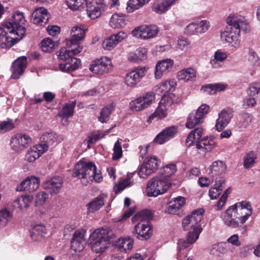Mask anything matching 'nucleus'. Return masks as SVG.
<instances>
[{"mask_svg": "<svg viewBox=\"0 0 260 260\" xmlns=\"http://www.w3.org/2000/svg\"><path fill=\"white\" fill-rule=\"evenodd\" d=\"M25 22L23 13L17 12L0 26L1 48H10L23 38L26 31Z\"/></svg>", "mask_w": 260, "mask_h": 260, "instance_id": "nucleus-1", "label": "nucleus"}, {"mask_svg": "<svg viewBox=\"0 0 260 260\" xmlns=\"http://www.w3.org/2000/svg\"><path fill=\"white\" fill-rule=\"evenodd\" d=\"M252 214L250 204L246 201L238 202L221 213L220 217L226 226L236 228L243 224Z\"/></svg>", "mask_w": 260, "mask_h": 260, "instance_id": "nucleus-2", "label": "nucleus"}, {"mask_svg": "<svg viewBox=\"0 0 260 260\" xmlns=\"http://www.w3.org/2000/svg\"><path fill=\"white\" fill-rule=\"evenodd\" d=\"M68 49L65 47L61 48L56 52L58 59L63 62L59 64V70L64 72H73L79 68L81 64V61L74 56L81 52L83 49L80 46H68Z\"/></svg>", "mask_w": 260, "mask_h": 260, "instance_id": "nucleus-3", "label": "nucleus"}, {"mask_svg": "<svg viewBox=\"0 0 260 260\" xmlns=\"http://www.w3.org/2000/svg\"><path fill=\"white\" fill-rule=\"evenodd\" d=\"M73 176L77 177L81 180L84 185L91 183L93 180L99 182L101 175L96 173V167L92 162H78L73 170Z\"/></svg>", "mask_w": 260, "mask_h": 260, "instance_id": "nucleus-4", "label": "nucleus"}, {"mask_svg": "<svg viewBox=\"0 0 260 260\" xmlns=\"http://www.w3.org/2000/svg\"><path fill=\"white\" fill-rule=\"evenodd\" d=\"M113 233L108 229L101 228L95 230L90 235L89 241L91 244L92 250L96 253L103 252L108 247Z\"/></svg>", "mask_w": 260, "mask_h": 260, "instance_id": "nucleus-5", "label": "nucleus"}, {"mask_svg": "<svg viewBox=\"0 0 260 260\" xmlns=\"http://www.w3.org/2000/svg\"><path fill=\"white\" fill-rule=\"evenodd\" d=\"M171 186V179H166L165 176L157 173L147 182L146 193L148 197H156L165 193Z\"/></svg>", "mask_w": 260, "mask_h": 260, "instance_id": "nucleus-6", "label": "nucleus"}, {"mask_svg": "<svg viewBox=\"0 0 260 260\" xmlns=\"http://www.w3.org/2000/svg\"><path fill=\"white\" fill-rule=\"evenodd\" d=\"M159 159L156 156H148L139 167L138 174L143 178H146L158 168Z\"/></svg>", "mask_w": 260, "mask_h": 260, "instance_id": "nucleus-7", "label": "nucleus"}, {"mask_svg": "<svg viewBox=\"0 0 260 260\" xmlns=\"http://www.w3.org/2000/svg\"><path fill=\"white\" fill-rule=\"evenodd\" d=\"M155 96L152 92L145 93L129 104V109L134 112L142 111L148 107L154 100Z\"/></svg>", "mask_w": 260, "mask_h": 260, "instance_id": "nucleus-8", "label": "nucleus"}, {"mask_svg": "<svg viewBox=\"0 0 260 260\" xmlns=\"http://www.w3.org/2000/svg\"><path fill=\"white\" fill-rule=\"evenodd\" d=\"M148 68L146 67H137L127 73L125 77V83L129 87H134L144 77L147 72Z\"/></svg>", "mask_w": 260, "mask_h": 260, "instance_id": "nucleus-9", "label": "nucleus"}, {"mask_svg": "<svg viewBox=\"0 0 260 260\" xmlns=\"http://www.w3.org/2000/svg\"><path fill=\"white\" fill-rule=\"evenodd\" d=\"M158 31V28L156 25H142L133 30L132 34L137 38L145 40L156 37Z\"/></svg>", "mask_w": 260, "mask_h": 260, "instance_id": "nucleus-10", "label": "nucleus"}, {"mask_svg": "<svg viewBox=\"0 0 260 260\" xmlns=\"http://www.w3.org/2000/svg\"><path fill=\"white\" fill-rule=\"evenodd\" d=\"M111 65V60L107 57L104 56L93 61L89 69L94 74L102 75L108 73Z\"/></svg>", "mask_w": 260, "mask_h": 260, "instance_id": "nucleus-11", "label": "nucleus"}, {"mask_svg": "<svg viewBox=\"0 0 260 260\" xmlns=\"http://www.w3.org/2000/svg\"><path fill=\"white\" fill-rule=\"evenodd\" d=\"M204 211L203 209L194 210L190 215H188L184 218L182 221V226L185 231L189 230L191 228H194L203 218Z\"/></svg>", "mask_w": 260, "mask_h": 260, "instance_id": "nucleus-12", "label": "nucleus"}, {"mask_svg": "<svg viewBox=\"0 0 260 260\" xmlns=\"http://www.w3.org/2000/svg\"><path fill=\"white\" fill-rule=\"evenodd\" d=\"M132 233L139 240H147L152 235L153 230L150 223H137L135 225Z\"/></svg>", "mask_w": 260, "mask_h": 260, "instance_id": "nucleus-13", "label": "nucleus"}, {"mask_svg": "<svg viewBox=\"0 0 260 260\" xmlns=\"http://www.w3.org/2000/svg\"><path fill=\"white\" fill-rule=\"evenodd\" d=\"M31 142V139L28 135L19 133L11 139L10 144L13 150L18 151L28 147Z\"/></svg>", "mask_w": 260, "mask_h": 260, "instance_id": "nucleus-14", "label": "nucleus"}, {"mask_svg": "<svg viewBox=\"0 0 260 260\" xmlns=\"http://www.w3.org/2000/svg\"><path fill=\"white\" fill-rule=\"evenodd\" d=\"M126 36V34L123 31L114 34L103 41L102 43L103 48L106 50H111L119 43L124 40Z\"/></svg>", "mask_w": 260, "mask_h": 260, "instance_id": "nucleus-15", "label": "nucleus"}, {"mask_svg": "<svg viewBox=\"0 0 260 260\" xmlns=\"http://www.w3.org/2000/svg\"><path fill=\"white\" fill-rule=\"evenodd\" d=\"M174 64V61L171 59H166L158 61L155 66V77L160 79L164 75L170 72Z\"/></svg>", "mask_w": 260, "mask_h": 260, "instance_id": "nucleus-16", "label": "nucleus"}, {"mask_svg": "<svg viewBox=\"0 0 260 260\" xmlns=\"http://www.w3.org/2000/svg\"><path fill=\"white\" fill-rule=\"evenodd\" d=\"M85 233L86 231L83 229L77 230L74 233L71 242V248L74 251L80 252L84 248Z\"/></svg>", "mask_w": 260, "mask_h": 260, "instance_id": "nucleus-17", "label": "nucleus"}, {"mask_svg": "<svg viewBox=\"0 0 260 260\" xmlns=\"http://www.w3.org/2000/svg\"><path fill=\"white\" fill-rule=\"evenodd\" d=\"M233 111L231 109L222 110L218 113V118L216 120L215 127L217 131L224 129L230 122L233 116Z\"/></svg>", "mask_w": 260, "mask_h": 260, "instance_id": "nucleus-18", "label": "nucleus"}, {"mask_svg": "<svg viewBox=\"0 0 260 260\" xmlns=\"http://www.w3.org/2000/svg\"><path fill=\"white\" fill-rule=\"evenodd\" d=\"M32 22L34 24L41 26H45L50 18V14L48 10L40 7L36 9L32 14Z\"/></svg>", "mask_w": 260, "mask_h": 260, "instance_id": "nucleus-19", "label": "nucleus"}, {"mask_svg": "<svg viewBox=\"0 0 260 260\" xmlns=\"http://www.w3.org/2000/svg\"><path fill=\"white\" fill-rule=\"evenodd\" d=\"M27 64V58L25 56L18 57L12 63L11 66V78L13 79H17L21 76Z\"/></svg>", "mask_w": 260, "mask_h": 260, "instance_id": "nucleus-20", "label": "nucleus"}, {"mask_svg": "<svg viewBox=\"0 0 260 260\" xmlns=\"http://www.w3.org/2000/svg\"><path fill=\"white\" fill-rule=\"evenodd\" d=\"M39 185V179L34 176H31L22 181L17 187V190L19 191H27L31 192L38 189Z\"/></svg>", "mask_w": 260, "mask_h": 260, "instance_id": "nucleus-21", "label": "nucleus"}, {"mask_svg": "<svg viewBox=\"0 0 260 260\" xmlns=\"http://www.w3.org/2000/svg\"><path fill=\"white\" fill-rule=\"evenodd\" d=\"M217 143L214 138L205 137L196 144V148L200 154H205L216 146Z\"/></svg>", "mask_w": 260, "mask_h": 260, "instance_id": "nucleus-22", "label": "nucleus"}, {"mask_svg": "<svg viewBox=\"0 0 260 260\" xmlns=\"http://www.w3.org/2000/svg\"><path fill=\"white\" fill-rule=\"evenodd\" d=\"M240 37V31L238 32V31L234 30L226 29L221 34V38L231 44L232 46L236 49L240 47L241 43Z\"/></svg>", "mask_w": 260, "mask_h": 260, "instance_id": "nucleus-23", "label": "nucleus"}, {"mask_svg": "<svg viewBox=\"0 0 260 260\" xmlns=\"http://www.w3.org/2000/svg\"><path fill=\"white\" fill-rule=\"evenodd\" d=\"M62 186V179L57 176L46 180L43 183L44 188L51 194L57 193Z\"/></svg>", "mask_w": 260, "mask_h": 260, "instance_id": "nucleus-24", "label": "nucleus"}, {"mask_svg": "<svg viewBox=\"0 0 260 260\" xmlns=\"http://www.w3.org/2000/svg\"><path fill=\"white\" fill-rule=\"evenodd\" d=\"M71 38L67 40V46L69 47L80 46L79 42L82 40L85 36V30L80 27L74 26L71 30Z\"/></svg>", "mask_w": 260, "mask_h": 260, "instance_id": "nucleus-25", "label": "nucleus"}, {"mask_svg": "<svg viewBox=\"0 0 260 260\" xmlns=\"http://www.w3.org/2000/svg\"><path fill=\"white\" fill-rule=\"evenodd\" d=\"M47 150L46 145H37L28 150L25 154V159L29 162H33Z\"/></svg>", "mask_w": 260, "mask_h": 260, "instance_id": "nucleus-26", "label": "nucleus"}, {"mask_svg": "<svg viewBox=\"0 0 260 260\" xmlns=\"http://www.w3.org/2000/svg\"><path fill=\"white\" fill-rule=\"evenodd\" d=\"M177 133V128L174 126L166 127L159 133L154 139V142L162 144L172 139Z\"/></svg>", "mask_w": 260, "mask_h": 260, "instance_id": "nucleus-27", "label": "nucleus"}, {"mask_svg": "<svg viewBox=\"0 0 260 260\" xmlns=\"http://www.w3.org/2000/svg\"><path fill=\"white\" fill-rule=\"evenodd\" d=\"M243 17L236 13L231 14L226 18V22L228 24L226 29L240 31L239 26L242 22Z\"/></svg>", "mask_w": 260, "mask_h": 260, "instance_id": "nucleus-28", "label": "nucleus"}, {"mask_svg": "<svg viewBox=\"0 0 260 260\" xmlns=\"http://www.w3.org/2000/svg\"><path fill=\"white\" fill-rule=\"evenodd\" d=\"M185 202L184 197L179 196L175 198L168 204L166 212L170 214H177L178 211L185 205Z\"/></svg>", "mask_w": 260, "mask_h": 260, "instance_id": "nucleus-29", "label": "nucleus"}, {"mask_svg": "<svg viewBox=\"0 0 260 260\" xmlns=\"http://www.w3.org/2000/svg\"><path fill=\"white\" fill-rule=\"evenodd\" d=\"M177 85V83L174 79H170L161 82L154 87V91L158 94H166L168 92L173 91Z\"/></svg>", "mask_w": 260, "mask_h": 260, "instance_id": "nucleus-30", "label": "nucleus"}, {"mask_svg": "<svg viewBox=\"0 0 260 260\" xmlns=\"http://www.w3.org/2000/svg\"><path fill=\"white\" fill-rule=\"evenodd\" d=\"M152 218V214L148 209L143 210L136 213L132 218V222L143 223L144 224L150 223V220Z\"/></svg>", "mask_w": 260, "mask_h": 260, "instance_id": "nucleus-31", "label": "nucleus"}, {"mask_svg": "<svg viewBox=\"0 0 260 260\" xmlns=\"http://www.w3.org/2000/svg\"><path fill=\"white\" fill-rule=\"evenodd\" d=\"M167 109L168 107L166 106V105H165L160 101L158 106L154 112L149 116L147 121L150 123L155 118L161 119L166 117L168 114L167 112Z\"/></svg>", "mask_w": 260, "mask_h": 260, "instance_id": "nucleus-32", "label": "nucleus"}, {"mask_svg": "<svg viewBox=\"0 0 260 260\" xmlns=\"http://www.w3.org/2000/svg\"><path fill=\"white\" fill-rule=\"evenodd\" d=\"M224 180L221 177L216 179L215 184L209 191V195L212 200L216 199L219 197L224 188Z\"/></svg>", "mask_w": 260, "mask_h": 260, "instance_id": "nucleus-33", "label": "nucleus"}, {"mask_svg": "<svg viewBox=\"0 0 260 260\" xmlns=\"http://www.w3.org/2000/svg\"><path fill=\"white\" fill-rule=\"evenodd\" d=\"M30 237L34 241H41L46 233V228L43 224L35 225L30 231Z\"/></svg>", "mask_w": 260, "mask_h": 260, "instance_id": "nucleus-34", "label": "nucleus"}, {"mask_svg": "<svg viewBox=\"0 0 260 260\" xmlns=\"http://www.w3.org/2000/svg\"><path fill=\"white\" fill-rule=\"evenodd\" d=\"M104 196H98L87 204V212L93 213L100 210L104 206Z\"/></svg>", "mask_w": 260, "mask_h": 260, "instance_id": "nucleus-35", "label": "nucleus"}, {"mask_svg": "<svg viewBox=\"0 0 260 260\" xmlns=\"http://www.w3.org/2000/svg\"><path fill=\"white\" fill-rule=\"evenodd\" d=\"M109 24L113 28H120L124 27L126 24L125 16L122 14H113L110 20Z\"/></svg>", "mask_w": 260, "mask_h": 260, "instance_id": "nucleus-36", "label": "nucleus"}, {"mask_svg": "<svg viewBox=\"0 0 260 260\" xmlns=\"http://www.w3.org/2000/svg\"><path fill=\"white\" fill-rule=\"evenodd\" d=\"M226 170L225 164L220 160L214 161L209 168V175L212 177L218 176Z\"/></svg>", "mask_w": 260, "mask_h": 260, "instance_id": "nucleus-37", "label": "nucleus"}, {"mask_svg": "<svg viewBox=\"0 0 260 260\" xmlns=\"http://www.w3.org/2000/svg\"><path fill=\"white\" fill-rule=\"evenodd\" d=\"M32 200L30 196H22L16 199L12 203V206L21 210L27 208Z\"/></svg>", "mask_w": 260, "mask_h": 260, "instance_id": "nucleus-38", "label": "nucleus"}, {"mask_svg": "<svg viewBox=\"0 0 260 260\" xmlns=\"http://www.w3.org/2000/svg\"><path fill=\"white\" fill-rule=\"evenodd\" d=\"M147 49L145 48H139L134 52H130L128 55V59L132 62H136L143 60L147 57Z\"/></svg>", "mask_w": 260, "mask_h": 260, "instance_id": "nucleus-39", "label": "nucleus"}, {"mask_svg": "<svg viewBox=\"0 0 260 260\" xmlns=\"http://www.w3.org/2000/svg\"><path fill=\"white\" fill-rule=\"evenodd\" d=\"M114 108L115 105L113 103L107 105L102 108L100 116L98 117L99 121L103 123L107 122Z\"/></svg>", "mask_w": 260, "mask_h": 260, "instance_id": "nucleus-40", "label": "nucleus"}, {"mask_svg": "<svg viewBox=\"0 0 260 260\" xmlns=\"http://www.w3.org/2000/svg\"><path fill=\"white\" fill-rule=\"evenodd\" d=\"M227 57L226 53L217 50L215 52L213 58L210 60V63L213 68H218L221 67V63L226 59Z\"/></svg>", "mask_w": 260, "mask_h": 260, "instance_id": "nucleus-41", "label": "nucleus"}, {"mask_svg": "<svg viewBox=\"0 0 260 260\" xmlns=\"http://www.w3.org/2000/svg\"><path fill=\"white\" fill-rule=\"evenodd\" d=\"M76 106V102L72 101L66 103L63 106L62 109L58 115L61 118H68L74 114V110Z\"/></svg>", "mask_w": 260, "mask_h": 260, "instance_id": "nucleus-42", "label": "nucleus"}, {"mask_svg": "<svg viewBox=\"0 0 260 260\" xmlns=\"http://www.w3.org/2000/svg\"><path fill=\"white\" fill-rule=\"evenodd\" d=\"M196 72L192 68H188L183 69L178 73L177 78L179 80H184L185 81L192 80L196 77Z\"/></svg>", "mask_w": 260, "mask_h": 260, "instance_id": "nucleus-43", "label": "nucleus"}, {"mask_svg": "<svg viewBox=\"0 0 260 260\" xmlns=\"http://www.w3.org/2000/svg\"><path fill=\"white\" fill-rule=\"evenodd\" d=\"M150 0H129L127 3L126 10L128 12H133L135 10L142 8Z\"/></svg>", "mask_w": 260, "mask_h": 260, "instance_id": "nucleus-44", "label": "nucleus"}, {"mask_svg": "<svg viewBox=\"0 0 260 260\" xmlns=\"http://www.w3.org/2000/svg\"><path fill=\"white\" fill-rule=\"evenodd\" d=\"M257 159L256 154L253 151L247 153L243 158V167L245 169H249L253 166L256 163Z\"/></svg>", "mask_w": 260, "mask_h": 260, "instance_id": "nucleus-45", "label": "nucleus"}, {"mask_svg": "<svg viewBox=\"0 0 260 260\" xmlns=\"http://www.w3.org/2000/svg\"><path fill=\"white\" fill-rule=\"evenodd\" d=\"M252 121V115L248 113H244L240 119L237 122L236 127L240 129L246 128Z\"/></svg>", "mask_w": 260, "mask_h": 260, "instance_id": "nucleus-46", "label": "nucleus"}, {"mask_svg": "<svg viewBox=\"0 0 260 260\" xmlns=\"http://www.w3.org/2000/svg\"><path fill=\"white\" fill-rule=\"evenodd\" d=\"M203 119L196 113H191L187 120L186 127L188 128H192L194 126L202 123Z\"/></svg>", "mask_w": 260, "mask_h": 260, "instance_id": "nucleus-47", "label": "nucleus"}, {"mask_svg": "<svg viewBox=\"0 0 260 260\" xmlns=\"http://www.w3.org/2000/svg\"><path fill=\"white\" fill-rule=\"evenodd\" d=\"M226 245L223 243H219L212 246L210 250V253L216 257H221L227 252Z\"/></svg>", "mask_w": 260, "mask_h": 260, "instance_id": "nucleus-48", "label": "nucleus"}, {"mask_svg": "<svg viewBox=\"0 0 260 260\" xmlns=\"http://www.w3.org/2000/svg\"><path fill=\"white\" fill-rule=\"evenodd\" d=\"M41 141L44 144H39V145H46L47 148L49 145H52L56 142V134L53 132L46 133L43 134L41 137Z\"/></svg>", "mask_w": 260, "mask_h": 260, "instance_id": "nucleus-49", "label": "nucleus"}, {"mask_svg": "<svg viewBox=\"0 0 260 260\" xmlns=\"http://www.w3.org/2000/svg\"><path fill=\"white\" fill-rule=\"evenodd\" d=\"M40 47L43 52L49 53L55 49V44L52 39L46 38L41 42Z\"/></svg>", "mask_w": 260, "mask_h": 260, "instance_id": "nucleus-50", "label": "nucleus"}, {"mask_svg": "<svg viewBox=\"0 0 260 260\" xmlns=\"http://www.w3.org/2000/svg\"><path fill=\"white\" fill-rule=\"evenodd\" d=\"M12 213L7 209L4 208L0 210V226H6L11 220Z\"/></svg>", "mask_w": 260, "mask_h": 260, "instance_id": "nucleus-51", "label": "nucleus"}, {"mask_svg": "<svg viewBox=\"0 0 260 260\" xmlns=\"http://www.w3.org/2000/svg\"><path fill=\"white\" fill-rule=\"evenodd\" d=\"M88 16L91 19H95L101 15L102 9L99 5L91 6L87 9Z\"/></svg>", "mask_w": 260, "mask_h": 260, "instance_id": "nucleus-52", "label": "nucleus"}, {"mask_svg": "<svg viewBox=\"0 0 260 260\" xmlns=\"http://www.w3.org/2000/svg\"><path fill=\"white\" fill-rule=\"evenodd\" d=\"M202 231V228L201 225H198L193 229V231L189 232L187 236V240L191 244L194 243L199 238L200 233Z\"/></svg>", "mask_w": 260, "mask_h": 260, "instance_id": "nucleus-53", "label": "nucleus"}, {"mask_svg": "<svg viewBox=\"0 0 260 260\" xmlns=\"http://www.w3.org/2000/svg\"><path fill=\"white\" fill-rule=\"evenodd\" d=\"M160 101L168 108L172 104L178 103L179 99L174 93H170L168 94H164Z\"/></svg>", "mask_w": 260, "mask_h": 260, "instance_id": "nucleus-54", "label": "nucleus"}, {"mask_svg": "<svg viewBox=\"0 0 260 260\" xmlns=\"http://www.w3.org/2000/svg\"><path fill=\"white\" fill-rule=\"evenodd\" d=\"M176 166L171 164L165 166L163 170L158 173L165 176L166 179H170V177L176 172Z\"/></svg>", "mask_w": 260, "mask_h": 260, "instance_id": "nucleus-55", "label": "nucleus"}, {"mask_svg": "<svg viewBox=\"0 0 260 260\" xmlns=\"http://www.w3.org/2000/svg\"><path fill=\"white\" fill-rule=\"evenodd\" d=\"M133 240L128 237L123 239L119 244V248L121 252H126L131 250L133 247Z\"/></svg>", "mask_w": 260, "mask_h": 260, "instance_id": "nucleus-56", "label": "nucleus"}, {"mask_svg": "<svg viewBox=\"0 0 260 260\" xmlns=\"http://www.w3.org/2000/svg\"><path fill=\"white\" fill-rule=\"evenodd\" d=\"M113 153L112 154V159L116 160L122 157L123 151L122 149L121 143L119 140H117L114 145L113 148Z\"/></svg>", "mask_w": 260, "mask_h": 260, "instance_id": "nucleus-57", "label": "nucleus"}, {"mask_svg": "<svg viewBox=\"0 0 260 260\" xmlns=\"http://www.w3.org/2000/svg\"><path fill=\"white\" fill-rule=\"evenodd\" d=\"M14 123L12 119H8L0 123V133L4 134L14 128Z\"/></svg>", "mask_w": 260, "mask_h": 260, "instance_id": "nucleus-58", "label": "nucleus"}, {"mask_svg": "<svg viewBox=\"0 0 260 260\" xmlns=\"http://www.w3.org/2000/svg\"><path fill=\"white\" fill-rule=\"evenodd\" d=\"M152 10L156 13L162 14L168 11V8L162 1L154 3L152 7Z\"/></svg>", "mask_w": 260, "mask_h": 260, "instance_id": "nucleus-59", "label": "nucleus"}, {"mask_svg": "<svg viewBox=\"0 0 260 260\" xmlns=\"http://www.w3.org/2000/svg\"><path fill=\"white\" fill-rule=\"evenodd\" d=\"M247 93L251 96L257 95L260 102V85L259 84H251L247 89Z\"/></svg>", "mask_w": 260, "mask_h": 260, "instance_id": "nucleus-60", "label": "nucleus"}, {"mask_svg": "<svg viewBox=\"0 0 260 260\" xmlns=\"http://www.w3.org/2000/svg\"><path fill=\"white\" fill-rule=\"evenodd\" d=\"M85 3V0H66L68 7L72 10H79Z\"/></svg>", "mask_w": 260, "mask_h": 260, "instance_id": "nucleus-61", "label": "nucleus"}, {"mask_svg": "<svg viewBox=\"0 0 260 260\" xmlns=\"http://www.w3.org/2000/svg\"><path fill=\"white\" fill-rule=\"evenodd\" d=\"M104 137V135L100 131L93 132L91 135L88 137V144H92Z\"/></svg>", "mask_w": 260, "mask_h": 260, "instance_id": "nucleus-62", "label": "nucleus"}, {"mask_svg": "<svg viewBox=\"0 0 260 260\" xmlns=\"http://www.w3.org/2000/svg\"><path fill=\"white\" fill-rule=\"evenodd\" d=\"M210 26V22L207 20H204L197 23V31L198 30L199 34H203L207 31Z\"/></svg>", "mask_w": 260, "mask_h": 260, "instance_id": "nucleus-63", "label": "nucleus"}, {"mask_svg": "<svg viewBox=\"0 0 260 260\" xmlns=\"http://www.w3.org/2000/svg\"><path fill=\"white\" fill-rule=\"evenodd\" d=\"M48 198V194L45 191H40L36 194V203L37 205H43Z\"/></svg>", "mask_w": 260, "mask_h": 260, "instance_id": "nucleus-64", "label": "nucleus"}]
</instances>
